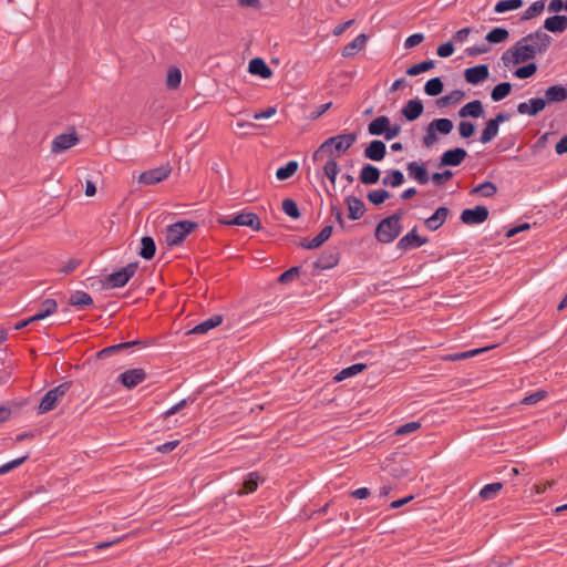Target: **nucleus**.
Wrapping results in <instances>:
<instances>
[{"instance_id": "obj_1", "label": "nucleus", "mask_w": 567, "mask_h": 567, "mask_svg": "<svg viewBox=\"0 0 567 567\" xmlns=\"http://www.w3.org/2000/svg\"><path fill=\"white\" fill-rule=\"evenodd\" d=\"M551 38L543 30H536L519 39L512 48L507 49L502 61L505 66L516 65L536 58L547 51Z\"/></svg>"}, {"instance_id": "obj_2", "label": "nucleus", "mask_w": 567, "mask_h": 567, "mask_svg": "<svg viewBox=\"0 0 567 567\" xmlns=\"http://www.w3.org/2000/svg\"><path fill=\"white\" fill-rule=\"evenodd\" d=\"M401 214L395 213L389 217L382 219L375 228V238L382 244H390L396 239L400 235L401 226Z\"/></svg>"}, {"instance_id": "obj_3", "label": "nucleus", "mask_w": 567, "mask_h": 567, "mask_svg": "<svg viewBox=\"0 0 567 567\" xmlns=\"http://www.w3.org/2000/svg\"><path fill=\"white\" fill-rule=\"evenodd\" d=\"M355 133H344L327 138L312 155L313 161H318L322 153L329 152L332 147L338 153L347 152L357 141Z\"/></svg>"}, {"instance_id": "obj_4", "label": "nucleus", "mask_w": 567, "mask_h": 567, "mask_svg": "<svg viewBox=\"0 0 567 567\" xmlns=\"http://www.w3.org/2000/svg\"><path fill=\"white\" fill-rule=\"evenodd\" d=\"M454 128V124L450 118H435L429 123L423 136V144L426 147L433 146L437 141V134L449 135Z\"/></svg>"}, {"instance_id": "obj_5", "label": "nucleus", "mask_w": 567, "mask_h": 567, "mask_svg": "<svg viewBox=\"0 0 567 567\" xmlns=\"http://www.w3.org/2000/svg\"><path fill=\"white\" fill-rule=\"evenodd\" d=\"M401 127L399 125H391L388 116H378L368 125L370 135H383L386 141H390L399 135Z\"/></svg>"}, {"instance_id": "obj_6", "label": "nucleus", "mask_w": 567, "mask_h": 567, "mask_svg": "<svg viewBox=\"0 0 567 567\" xmlns=\"http://www.w3.org/2000/svg\"><path fill=\"white\" fill-rule=\"evenodd\" d=\"M196 223L182 220L167 227L166 241L169 246L179 245L194 229Z\"/></svg>"}, {"instance_id": "obj_7", "label": "nucleus", "mask_w": 567, "mask_h": 567, "mask_svg": "<svg viewBox=\"0 0 567 567\" xmlns=\"http://www.w3.org/2000/svg\"><path fill=\"white\" fill-rule=\"evenodd\" d=\"M70 389V383L64 382L49 390L42 398L38 411L40 414L52 411Z\"/></svg>"}, {"instance_id": "obj_8", "label": "nucleus", "mask_w": 567, "mask_h": 567, "mask_svg": "<svg viewBox=\"0 0 567 567\" xmlns=\"http://www.w3.org/2000/svg\"><path fill=\"white\" fill-rule=\"evenodd\" d=\"M137 262H130L117 271L110 274L106 282L112 288L124 287L137 270Z\"/></svg>"}, {"instance_id": "obj_9", "label": "nucleus", "mask_w": 567, "mask_h": 567, "mask_svg": "<svg viewBox=\"0 0 567 567\" xmlns=\"http://www.w3.org/2000/svg\"><path fill=\"white\" fill-rule=\"evenodd\" d=\"M172 173L169 164H164L155 168H151L140 174L138 183L145 185H154L165 181Z\"/></svg>"}, {"instance_id": "obj_10", "label": "nucleus", "mask_w": 567, "mask_h": 567, "mask_svg": "<svg viewBox=\"0 0 567 567\" xmlns=\"http://www.w3.org/2000/svg\"><path fill=\"white\" fill-rule=\"evenodd\" d=\"M219 223L227 226H247L254 230H259L261 228V223L258 215L250 212L240 213L231 219H220Z\"/></svg>"}, {"instance_id": "obj_11", "label": "nucleus", "mask_w": 567, "mask_h": 567, "mask_svg": "<svg viewBox=\"0 0 567 567\" xmlns=\"http://www.w3.org/2000/svg\"><path fill=\"white\" fill-rule=\"evenodd\" d=\"M488 209L485 206L478 205L474 208H466L461 213L460 219L465 225H480L487 220Z\"/></svg>"}, {"instance_id": "obj_12", "label": "nucleus", "mask_w": 567, "mask_h": 567, "mask_svg": "<svg viewBox=\"0 0 567 567\" xmlns=\"http://www.w3.org/2000/svg\"><path fill=\"white\" fill-rule=\"evenodd\" d=\"M509 118V114L507 113H498L495 115L494 118H491L487 121L485 127L482 131L480 142L483 144L489 143L492 140H494L499 130V124L507 121Z\"/></svg>"}, {"instance_id": "obj_13", "label": "nucleus", "mask_w": 567, "mask_h": 567, "mask_svg": "<svg viewBox=\"0 0 567 567\" xmlns=\"http://www.w3.org/2000/svg\"><path fill=\"white\" fill-rule=\"evenodd\" d=\"M78 142V136L75 132L63 133L54 137L51 144V151L54 154L62 153L72 146H74Z\"/></svg>"}, {"instance_id": "obj_14", "label": "nucleus", "mask_w": 567, "mask_h": 567, "mask_svg": "<svg viewBox=\"0 0 567 567\" xmlns=\"http://www.w3.org/2000/svg\"><path fill=\"white\" fill-rule=\"evenodd\" d=\"M426 238L417 235L416 228H413L403 237H401L396 244L398 249L406 251L413 248H419L426 244Z\"/></svg>"}, {"instance_id": "obj_15", "label": "nucleus", "mask_w": 567, "mask_h": 567, "mask_svg": "<svg viewBox=\"0 0 567 567\" xmlns=\"http://www.w3.org/2000/svg\"><path fill=\"white\" fill-rule=\"evenodd\" d=\"M145 379L146 373L141 368L126 370L118 377L121 383L127 389L136 386L137 384L142 383Z\"/></svg>"}, {"instance_id": "obj_16", "label": "nucleus", "mask_w": 567, "mask_h": 567, "mask_svg": "<svg viewBox=\"0 0 567 567\" xmlns=\"http://www.w3.org/2000/svg\"><path fill=\"white\" fill-rule=\"evenodd\" d=\"M406 172L409 177L420 185H425L430 182V175L424 163L410 162L406 164Z\"/></svg>"}, {"instance_id": "obj_17", "label": "nucleus", "mask_w": 567, "mask_h": 567, "mask_svg": "<svg viewBox=\"0 0 567 567\" xmlns=\"http://www.w3.org/2000/svg\"><path fill=\"white\" fill-rule=\"evenodd\" d=\"M467 152L462 147H456L453 150L445 151L441 158V166H457L460 165L466 157Z\"/></svg>"}, {"instance_id": "obj_18", "label": "nucleus", "mask_w": 567, "mask_h": 567, "mask_svg": "<svg viewBox=\"0 0 567 567\" xmlns=\"http://www.w3.org/2000/svg\"><path fill=\"white\" fill-rule=\"evenodd\" d=\"M546 106V101L543 97L530 99L527 102H522L517 105V112L522 115L535 116Z\"/></svg>"}, {"instance_id": "obj_19", "label": "nucleus", "mask_w": 567, "mask_h": 567, "mask_svg": "<svg viewBox=\"0 0 567 567\" xmlns=\"http://www.w3.org/2000/svg\"><path fill=\"white\" fill-rule=\"evenodd\" d=\"M489 71L486 64L467 68L464 78L470 84L477 85L488 78Z\"/></svg>"}, {"instance_id": "obj_20", "label": "nucleus", "mask_w": 567, "mask_h": 567, "mask_svg": "<svg viewBox=\"0 0 567 567\" xmlns=\"http://www.w3.org/2000/svg\"><path fill=\"white\" fill-rule=\"evenodd\" d=\"M364 156L371 161L380 162L384 158L386 154V146L384 142L380 140H373L370 144L364 148Z\"/></svg>"}, {"instance_id": "obj_21", "label": "nucleus", "mask_w": 567, "mask_h": 567, "mask_svg": "<svg viewBox=\"0 0 567 567\" xmlns=\"http://www.w3.org/2000/svg\"><path fill=\"white\" fill-rule=\"evenodd\" d=\"M348 207V217L351 220L360 219L364 212V203L357 196H347L344 199Z\"/></svg>"}, {"instance_id": "obj_22", "label": "nucleus", "mask_w": 567, "mask_h": 567, "mask_svg": "<svg viewBox=\"0 0 567 567\" xmlns=\"http://www.w3.org/2000/svg\"><path fill=\"white\" fill-rule=\"evenodd\" d=\"M340 255L337 250L324 251L315 261V267L321 270L334 268L339 264Z\"/></svg>"}, {"instance_id": "obj_23", "label": "nucleus", "mask_w": 567, "mask_h": 567, "mask_svg": "<svg viewBox=\"0 0 567 567\" xmlns=\"http://www.w3.org/2000/svg\"><path fill=\"white\" fill-rule=\"evenodd\" d=\"M484 114H485L484 107L480 100H474V101L466 103L457 112V115L462 118H464V117L478 118V117H483Z\"/></svg>"}, {"instance_id": "obj_24", "label": "nucleus", "mask_w": 567, "mask_h": 567, "mask_svg": "<svg viewBox=\"0 0 567 567\" xmlns=\"http://www.w3.org/2000/svg\"><path fill=\"white\" fill-rule=\"evenodd\" d=\"M368 37L364 33L357 35L350 43L343 47L342 56L351 58L359 53L367 45Z\"/></svg>"}, {"instance_id": "obj_25", "label": "nucleus", "mask_w": 567, "mask_h": 567, "mask_svg": "<svg viewBox=\"0 0 567 567\" xmlns=\"http://www.w3.org/2000/svg\"><path fill=\"white\" fill-rule=\"evenodd\" d=\"M544 29L553 33H561L567 29V17L554 14L544 21Z\"/></svg>"}, {"instance_id": "obj_26", "label": "nucleus", "mask_w": 567, "mask_h": 567, "mask_svg": "<svg viewBox=\"0 0 567 567\" xmlns=\"http://www.w3.org/2000/svg\"><path fill=\"white\" fill-rule=\"evenodd\" d=\"M423 110L424 106L420 100H409L402 109V114L408 121L412 122L421 116Z\"/></svg>"}, {"instance_id": "obj_27", "label": "nucleus", "mask_w": 567, "mask_h": 567, "mask_svg": "<svg viewBox=\"0 0 567 567\" xmlns=\"http://www.w3.org/2000/svg\"><path fill=\"white\" fill-rule=\"evenodd\" d=\"M221 322H223V316L214 315V316L209 317L208 319L196 324L192 330L188 331V333L204 334V333L208 332L209 330L219 326Z\"/></svg>"}, {"instance_id": "obj_28", "label": "nucleus", "mask_w": 567, "mask_h": 567, "mask_svg": "<svg viewBox=\"0 0 567 567\" xmlns=\"http://www.w3.org/2000/svg\"><path fill=\"white\" fill-rule=\"evenodd\" d=\"M449 209L444 206L439 207L433 215L425 220V225L430 230L439 229L446 220Z\"/></svg>"}, {"instance_id": "obj_29", "label": "nucleus", "mask_w": 567, "mask_h": 567, "mask_svg": "<svg viewBox=\"0 0 567 567\" xmlns=\"http://www.w3.org/2000/svg\"><path fill=\"white\" fill-rule=\"evenodd\" d=\"M248 71L251 74L259 75L262 79H269L272 74L271 69L260 58H255L249 62Z\"/></svg>"}, {"instance_id": "obj_30", "label": "nucleus", "mask_w": 567, "mask_h": 567, "mask_svg": "<svg viewBox=\"0 0 567 567\" xmlns=\"http://www.w3.org/2000/svg\"><path fill=\"white\" fill-rule=\"evenodd\" d=\"M332 229L331 225L324 226L317 236L307 243H302L301 246L306 249H316L320 247L331 237Z\"/></svg>"}, {"instance_id": "obj_31", "label": "nucleus", "mask_w": 567, "mask_h": 567, "mask_svg": "<svg viewBox=\"0 0 567 567\" xmlns=\"http://www.w3.org/2000/svg\"><path fill=\"white\" fill-rule=\"evenodd\" d=\"M567 99V89L563 85L556 84L549 86L545 91L546 103H558Z\"/></svg>"}, {"instance_id": "obj_32", "label": "nucleus", "mask_w": 567, "mask_h": 567, "mask_svg": "<svg viewBox=\"0 0 567 567\" xmlns=\"http://www.w3.org/2000/svg\"><path fill=\"white\" fill-rule=\"evenodd\" d=\"M58 310V303L54 299L48 298L42 301L39 311L33 315L35 321L43 320Z\"/></svg>"}, {"instance_id": "obj_33", "label": "nucleus", "mask_w": 567, "mask_h": 567, "mask_svg": "<svg viewBox=\"0 0 567 567\" xmlns=\"http://www.w3.org/2000/svg\"><path fill=\"white\" fill-rule=\"evenodd\" d=\"M380 178V171L377 166L367 164L361 168L360 181L363 184L372 185L375 184Z\"/></svg>"}, {"instance_id": "obj_34", "label": "nucleus", "mask_w": 567, "mask_h": 567, "mask_svg": "<svg viewBox=\"0 0 567 567\" xmlns=\"http://www.w3.org/2000/svg\"><path fill=\"white\" fill-rule=\"evenodd\" d=\"M404 183V175L400 169H391L386 172L382 178V184L390 187H399Z\"/></svg>"}, {"instance_id": "obj_35", "label": "nucleus", "mask_w": 567, "mask_h": 567, "mask_svg": "<svg viewBox=\"0 0 567 567\" xmlns=\"http://www.w3.org/2000/svg\"><path fill=\"white\" fill-rule=\"evenodd\" d=\"M156 251L155 241L150 236H144L141 239V249H140V256L146 260H150L154 257Z\"/></svg>"}, {"instance_id": "obj_36", "label": "nucleus", "mask_w": 567, "mask_h": 567, "mask_svg": "<svg viewBox=\"0 0 567 567\" xmlns=\"http://www.w3.org/2000/svg\"><path fill=\"white\" fill-rule=\"evenodd\" d=\"M69 303L73 307L83 308L93 305V299L87 292L79 290L71 295Z\"/></svg>"}, {"instance_id": "obj_37", "label": "nucleus", "mask_w": 567, "mask_h": 567, "mask_svg": "<svg viewBox=\"0 0 567 567\" xmlns=\"http://www.w3.org/2000/svg\"><path fill=\"white\" fill-rule=\"evenodd\" d=\"M367 365L364 363H355L350 367L342 369L339 373L336 374L334 380L340 382L350 377H353L360 372H362Z\"/></svg>"}, {"instance_id": "obj_38", "label": "nucleus", "mask_w": 567, "mask_h": 567, "mask_svg": "<svg viewBox=\"0 0 567 567\" xmlns=\"http://www.w3.org/2000/svg\"><path fill=\"white\" fill-rule=\"evenodd\" d=\"M299 164L297 161H289L285 166H281L276 172V177L279 181H286L295 175L298 171Z\"/></svg>"}, {"instance_id": "obj_39", "label": "nucleus", "mask_w": 567, "mask_h": 567, "mask_svg": "<svg viewBox=\"0 0 567 567\" xmlns=\"http://www.w3.org/2000/svg\"><path fill=\"white\" fill-rule=\"evenodd\" d=\"M464 97V92L462 90H454L450 93L443 95L437 100V104L441 107H446L452 104L458 103Z\"/></svg>"}, {"instance_id": "obj_40", "label": "nucleus", "mask_w": 567, "mask_h": 567, "mask_svg": "<svg viewBox=\"0 0 567 567\" xmlns=\"http://www.w3.org/2000/svg\"><path fill=\"white\" fill-rule=\"evenodd\" d=\"M509 37V32L505 28H494L492 29L485 37V39L491 43H502L507 40Z\"/></svg>"}, {"instance_id": "obj_41", "label": "nucleus", "mask_w": 567, "mask_h": 567, "mask_svg": "<svg viewBox=\"0 0 567 567\" xmlns=\"http://www.w3.org/2000/svg\"><path fill=\"white\" fill-rule=\"evenodd\" d=\"M512 90V85L509 82H502L497 85H495L491 92V99L494 102H498L503 99H505Z\"/></svg>"}, {"instance_id": "obj_42", "label": "nucleus", "mask_w": 567, "mask_h": 567, "mask_svg": "<svg viewBox=\"0 0 567 567\" xmlns=\"http://www.w3.org/2000/svg\"><path fill=\"white\" fill-rule=\"evenodd\" d=\"M545 1L537 0L533 2L523 13V20H532L535 17L539 16L545 10Z\"/></svg>"}, {"instance_id": "obj_43", "label": "nucleus", "mask_w": 567, "mask_h": 567, "mask_svg": "<svg viewBox=\"0 0 567 567\" xmlns=\"http://www.w3.org/2000/svg\"><path fill=\"white\" fill-rule=\"evenodd\" d=\"M443 91V82L441 78L435 76L430 79L424 85V92L430 96H436Z\"/></svg>"}, {"instance_id": "obj_44", "label": "nucleus", "mask_w": 567, "mask_h": 567, "mask_svg": "<svg viewBox=\"0 0 567 567\" xmlns=\"http://www.w3.org/2000/svg\"><path fill=\"white\" fill-rule=\"evenodd\" d=\"M472 194H480L483 197H493L497 193V187L492 182H483L472 189Z\"/></svg>"}, {"instance_id": "obj_45", "label": "nucleus", "mask_w": 567, "mask_h": 567, "mask_svg": "<svg viewBox=\"0 0 567 567\" xmlns=\"http://www.w3.org/2000/svg\"><path fill=\"white\" fill-rule=\"evenodd\" d=\"M523 6V0H501L495 4L494 11L504 13L512 10H517Z\"/></svg>"}, {"instance_id": "obj_46", "label": "nucleus", "mask_w": 567, "mask_h": 567, "mask_svg": "<svg viewBox=\"0 0 567 567\" xmlns=\"http://www.w3.org/2000/svg\"><path fill=\"white\" fill-rule=\"evenodd\" d=\"M259 484V475L257 472L249 473L244 481V491H238V495L252 493Z\"/></svg>"}, {"instance_id": "obj_47", "label": "nucleus", "mask_w": 567, "mask_h": 567, "mask_svg": "<svg viewBox=\"0 0 567 567\" xmlns=\"http://www.w3.org/2000/svg\"><path fill=\"white\" fill-rule=\"evenodd\" d=\"M339 172L340 167L336 159L330 158L326 162L323 166V173L327 176V178L331 182V184L336 183Z\"/></svg>"}, {"instance_id": "obj_48", "label": "nucleus", "mask_w": 567, "mask_h": 567, "mask_svg": "<svg viewBox=\"0 0 567 567\" xmlns=\"http://www.w3.org/2000/svg\"><path fill=\"white\" fill-rule=\"evenodd\" d=\"M503 484L499 482L486 484L480 491V497L487 501L492 499L497 495V493L502 489Z\"/></svg>"}, {"instance_id": "obj_49", "label": "nucleus", "mask_w": 567, "mask_h": 567, "mask_svg": "<svg viewBox=\"0 0 567 567\" xmlns=\"http://www.w3.org/2000/svg\"><path fill=\"white\" fill-rule=\"evenodd\" d=\"M182 82V73L178 68H171L166 75V85L168 89H177Z\"/></svg>"}, {"instance_id": "obj_50", "label": "nucleus", "mask_w": 567, "mask_h": 567, "mask_svg": "<svg viewBox=\"0 0 567 567\" xmlns=\"http://www.w3.org/2000/svg\"><path fill=\"white\" fill-rule=\"evenodd\" d=\"M435 62L433 60L422 61L409 68L406 74L410 76L419 75L422 72H426L434 68Z\"/></svg>"}, {"instance_id": "obj_51", "label": "nucleus", "mask_w": 567, "mask_h": 567, "mask_svg": "<svg viewBox=\"0 0 567 567\" xmlns=\"http://www.w3.org/2000/svg\"><path fill=\"white\" fill-rule=\"evenodd\" d=\"M390 197V193L385 189H374L368 194V199L373 205L383 204Z\"/></svg>"}, {"instance_id": "obj_52", "label": "nucleus", "mask_w": 567, "mask_h": 567, "mask_svg": "<svg viewBox=\"0 0 567 567\" xmlns=\"http://www.w3.org/2000/svg\"><path fill=\"white\" fill-rule=\"evenodd\" d=\"M282 210L285 212L286 215H288L289 217H291L293 219H297L300 216L299 208H298L296 202L292 199H285L282 202Z\"/></svg>"}, {"instance_id": "obj_53", "label": "nucleus", "mask_w": 567, "mask_h": 567, "mask_svg": "<svg viewBox=\"0 0 567 567\" xmlns=\"http://www.w3.org/2000/svg\"><path fill=\"white\" fill-rule=\"evenodd\" d=\"M421 427V422L412 421L398 426L394 431L395 435H405L417 431Z\"/></svg>"}, {"instance_id": "obj_54", "label": "nucleus", "mask_w": 567, "mask_h": 567, "mask_svg": "<svg viewBox=\"0 0 567 567\" xmlns=\"http://www.w3.org/2000/svg\"><path fill=\"white\" fill-rule=\"evenodd\" d=\"M537 65L535 63H528L524 66L516 69L514 75L518 79H527L535 74Z\"/></svg>"}, {"instance_id": "obj_55", "label": "nucleus", "mask_w": 567, "mask_h": 567, "mask_svg": "<svg viewBox=\"0 0 567 567\" xmlns=\"http://www.w3.org/2000/svg\"><path fill=\"white\" fill-rule=\"evenodd\" d=\"M547 396V392L545 390H538L529 395H526L522 403L525 405H534L539 401L544 400Z\"/></svg>"}, {"instance_id": "obj_56", "label": "nucleus", "mask_w": 567, "mask_h": 567, "mask_svg": "<svg viewBox=\"0 0 567 567\" xmlns=\"http://www.w3.org/2000/svg\"><path fill=\"white\" fill-rule=\"evenodd\" d=\"M475 132V125L468 121H462L458 124V133L463 138L471 137Z\"/></svg>"}, {"instance_id": "obj_57", "label": "nucleus", "mask_w": 567, "mask_h": 567, "mask_svg": "<svg viewBox=\"0 0 567 567\" xmlns=\"http://www.w3.org/2000/svg\"><path fill=\"white\" fill-rule=\"evenodd\" d=\"M136 343H137V341H131V342H123V343L114 344V346L103 349L102 351H100L99 354L101 357H103V355L110 354L112 352L118 351L121 349L130 348Z\"/></svg>"}, {"instance_id": "obj_58", "label": "nucleus", "mask_w": 567, "mask_h": 567, "mask_svg": "<svg viewBox=\"0 0 567 567\" xmlns=\"http://www.w3.org/2000/svg\"><path fill=\"white\" fill-rule=\"evenodd\" d=\"M454 52V45L451 41L442 43L437 47L436 54L441 58H449Z\"/></svg>"}, {"instance_id": "obj_59", "label": "nucleus", "mask_w": 567, "mask_h": 567, "mask_svg": "<svg viewBox=\"0 0 567 567\" xmlns=\"http://www.w3.org/2000/svg\"><path fill=\"white\" fill-rule=\"evenodd\" d=\"M424 40L423 33H413L409 35L404 41L405 49H412L419 45Z\"/></svg>"}, {"instance_id": "obj_60", "label": "nucleus", "mask_w": 567, "mask_h": 567, "mask_svg": "<svg viewBox=\"0 0 567 567\" xmlns=\"http://www.w3.org/2000/svg\"><path fill=\"white\" fill-rule=\"evenodd\" d=\"M472 32V29L470 27H466V28H463V29H460L458 31H456L453 35V40L456 42V43H464L465 41H467L468 39V35L471 34Z\"/></svg>"}, {"instance_id": "obj_61", "label": "nucleus", "mask_w": 567, "mask_h": 567, "mask_svg": "<svg viewBox=\"0 0 567 567\" xmlns=\"http://www.w3.org/2000/svg\"><path fill=\"white\" fill-rule=\"evenodd\" d=\"M452 172L446 169L442 173H434L430 179H432L435 184L437 185H441L443 184L444 182H446L447 179H450L452 177Z\"/></svg>"}, {"instance_id": "obj_62", "label": "nucleus", "mask_w": 567, "mask_h": 567, "mask_svg": "<svg viewBox=\"0 0 567 567\" xmlns=\"http://www.w3.org/2000/svg\"><path fill=\"white\" fill-rule=\"evenodd\" d=\"M299 274V267H291L290 269L282 272L279 277L280 282H289L296 278Z\"/></svg>"}, {"instance_id": "obj_63", "label": "nucleus", "mask_w": 567, "mask_h": 567, "mask_svg": "<svg viewBox=\"0 0 567 567\" xmlns=\"http://www.w3.org/2000/svg\"><path fill=\"white\" fill-rule=\"evenodd\" d=\"M277 112V110L272 106L266 109L265 111H261V112H256L254 115H252V118L254 120H266V118H270L272 115H275Z\"/></svg>"}, {"instance_id": "obj_64", "label": "nucleus", "mask_w": 567, "mask_h": 567, "mask_svg": "<svg viewBox=\"0 0 567 567\" xmlns=\"http://www.w3.org/2000/svg\"><path fill=\"white\" fill-rule=\"evenodd\" d=\"M489 50L487 45H473L466 49V52L471 56H476L486 53Z\"/></svg>"}]
</instances>
